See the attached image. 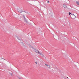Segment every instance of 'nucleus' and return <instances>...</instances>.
<instances>
[{"label":"nucleus","instance_id":"f257e3e1","mask_svg":"<svg viewBox=\"0 0 79 79\" xmlns=\"http://www.w3.org/2000/svg\"><path fill=\"white\" fill-rule=\"evenodd\" d=\"M71 18L72 19H75V18H76V17L75 15H74V14H72L71 15Z\"/></svg>","mask_w":79,"mask_h":79},{"label":"nucleus","instance_id":"f03ea898","mask_svg":"<svg viewBox=\"0 0 79 79\" xmlns=\"http://www.w3.org/2000/svg\"><path fill=\"white\" fill-rule=\"evenodd\" d=\"M35 52L36 53H38V54L40 53V52H39V51H38L37 49H35Z\"/></svg>","mask_w":79,"mask_h":79},{"label":"nucleus","instance_id":"7ed1b4c3","mask_svg":"<svg viewBox=\"0 0 79 79\" xmlns=\"http://www.w3.org/2000/svg\"><path fill=\"white\" fill-rule=\"evenodd\" d=\"M45 66H47V67H48V68H51V67L50 66V65L48 64H45Z\"/></svg>","mask_w":79,"mask_h":79},{"label":"nucleus","instance_id":"20e7f679","mask_svg":"<svg viewBox=\"0 0 79 79\" xmlns=\"http://www.w3.org/2000/svg\"><path fill=\"white\" fill-rule=\"evenodd\" d=\"M24 22L26 23H27V24H28V22H27V21L26 19L25 18L24 19Z\"/></svg>","mask_w":79,"mask_h":79},{"label":"nucleus","instance_id":"39448f33","mask_svg":"<svg viewBox=\"0 0 79 79\" xmlns=\"http://www.w3.org/2000/svg\"><path fill=\"white\" fill-rule=\"evenodd\" d=\"M18 11H19V13H22V10H21V9H18Z\"/></svg>","mask_w":79,"mask_h":79},{"label":"nucleus","instance_id":"423d86ee","mask_svg":"<svg viewBox=\"0 0 79 79\" xmlns=\"http://www.w3.org/2000/svg\"><path fill=\"white\" fill-rule=\"evenodd\" d=\"M40 54L41 56H42V57H45V56H44V54H43V53H40Z\"/></svg>","mask_w":79,"mask_h":79},{"label":"nucleus","instance_id":"0eeeda50","mask_svg":"<svg viewBox=\"0 0 79 79\" xmlns=\"http://www.w3.org/2000/svg\"><path fill=\"white\" fill-rule=\"evenodd\" d=\"M63 6L64 7V8H67V6L66 5L64 4L63 5Z\"/></svg>","mask_w":79,"mask_h":79},{"label":"nucleus","instance_id":"6e6552de","mask_svg":"<svg viewBox=\"0 0 79 79\" xmlns=\"http://www.w3.org/2000/svg\"><path fill=\"white\" fill-rule=\"evenodd\" d=\"M76 3L77 4V5H79V1H77Z\"/></svg>","mask_w":79,"mask_h":79},{"label":"nucleus","instance_id":"1a4fd4ad","mask_svg":"<svg viewBox=\"0 0 79 79\" xmlns=\"http://www.w3.org/2000/svg\"><path fill=\"white\" fill-rule=\"evenodd\" d=\"M17 39H19V40L21 41V40H20V39H19V37H17Z\"/></svg>","mask_w":79,"mask_h":79},{"label":"nucleus","instance_id":"9d476101","mask_svg":"<svg viewBox=\"0 0 79 79\" xmlns=\"http://www.w3.org/2000/svg\"><path fill=\"white\" fill-rule=\"evenodd\" d=\"M10 74L11 76H13V75H12V73H10Z\"/></svg>","mask_w":79,"mask_h":79},{"label":"nucleus","instance_id":"9b49d317","mask_svg":"<svg viewBox=\"0 0 79 79\" xmlns=\"http://www.w3.org/2000/svg\"><path fill=\"white\" fill-rule=\"evenodd\" d=\"M23 18H24V19L25 18H25V17L24 16V15H23Z\"/></svg>","mask_w":79,"mask_h":79},{"label":"nucleus","instance_id":"f8f14e48","mask_svg":"<svg viewBox=\"0 0 79 79\" xmlns=\"http://www.w3.org/2000/svg\"><path fill=\"white\" fill-rule=\"evenodd\" d=\"M71 13L70 12L69 13V15H71Z\"/></svg>","mask_w":79,"mask_h":79},{"label":"nucleus","instance_id":"ddd939ff","mask_svg":"<svg viewBox=\"0 0 79 79\" xmlns=\"http://www.w3.org/2000/svg\"><path fill=\"white\" fill-rule=\"evenodd\" d=\"M29 47H31V45H29Z\"/></svg>","mask_w":79,"mask_h":79},{"label":"nucleus","instance_id":"4468645a","mask_svg":"<svg viewBox=\"0 0 79 79\" xmlns=\"http://www.w3.org/2000/svg\"><path fill=\"white\" fill-rule=\"evenodd\" d=\"M35 63H36V64H37V62H35Z\"/></svg>","mask_w":79,"mask_h":79},{"label":"nucleus","instance_id":"2eb2a0df","mask_svg":"<svg viewBox=\"0 0 79 79\" xmlns=\"http://www.w3.org/2000/svg\"><path fill=\"white\" fill-rule=\"evenodd\" d=\"M47 3H49V1H48Z\"/></svg>","mask_w":79,"mask_h":79},{"label":"nucleus","instance_id":"dca6fc26","mask_svg":"<svg viewBox=\"0 0 79 79\" xmlns=\"http://www.w3.org/2000/svg\"><path fill=\"white\" fill-rule=\"evenodd\" d=\"M24 13H25V11H24Z\"/></svg>","mask_w":79,"mask_h":79},{"label":"nucleus","instance_id":"f3484780","mask_svg":"<svg viewBox=\"0 0 79 79\" xmlns=\"http://www.w3.org/2000/svg\"><path fill=\"white\" fill-rule=\"evenodd\" d=\"M67 78H68V77Z\"/></svg>","mask_w":79,"mask_h":79}]
</instances>
